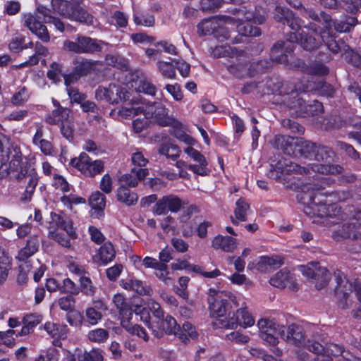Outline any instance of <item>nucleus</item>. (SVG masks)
Here are the masks:
<instances>
[{
  "instance_id": "59",
  "label": "nucleus",
  "mask_w": 361,
  "mask_h": 361,
  "mask_svg": "<svg viewBox=\"0 0 361 361\" xmlns=\"http://www.w3.org/2000/svg\"><path fill=\"white\" fill-rule=\"evenodd\" d=\"M25 38L23 35H16L13 37L8 44V49L11 52L19 53L23 51V46Z\"/></svg>"
},
{
  "instance_id": "41",
  "label": "nucleus",
  "mask_w": 361,
  "mask_h": 361,
  "mask_svg": "<svg viewBox=\"0 0 361 361\" xmlns=\"http://www.w3.org/2000/svg\"><path fill=\"white\" fill-rule=\"evenodd\" d=\"M66 361H102V355L98 350H92L90 352L79 353L77 357L71 355L66 357Z\"/></svg>"
},
{
  "instance_id": "33",
  "label": "nucleus",
  "mask_w": 361,
  "mask_h": 361,
  "mask_svg": "<svg viewBox=\"0 0 361 361\" xmlns=\"http://www.w3.org/2000/svg\"><path fill=\"white\" fill-rule=\"evenodd\" d=\"M334 209H336V206L335 204H331L328 207L326 204L323 203L317 204L314 198L311 204L305 207V212L310 216L323 217L325 216H331V210H334Z\"/></svg>"
},
{
  "instance_id": "53",
  "label": "nucleus",
  "mask_w": 361,
  "mask_h": 361,
  "mask_svg": "<svg viewBox=\"0 0 361 361\" xmlns=\"http://www.w3.org/2000/svg\"><path fill=\"white\" fill-rule=\"evenodd\" d=\"M62 73V66L61 64L53 62L50 65V68L47 71V78L52 80L54 83H57L61 81V75Z\"/></svg>"
},
{
  "instance_id": "48",
  "label": "nucleus",
  "mask_w": 361,
  "mask_h": 361,
  "mask_svg": "<svg viewBox=\"0 0 361 361\" xmlns=\"http://www.w3.org/2000/svg\"><path fill=\"white\" fill-rule=\"evenodd\" d=\"M213 326L215 328L235 329L237 327V322L235 320L234 317L228 318L224 316H220L213 322Z\"/></svg>"
},
{
  "instance_id": "46",
  "label": "nucleus",
  "mask_w": 361,
  "mask_h": 361,
  "mask_svg": "<svg viewBox=\"0 0 361 361\" xmlns=\"http://www.w3.org/2000/svg\"><path fill=\"white\" fill-rule=\"evenodd\" d=\"M228 71L237 77H245L251 75L247 64L245 62H238L227 67Z\"/></svg>"
},
{
  "instance_id": "13",
  "label": "nucleus",
  "mask_w": 361,
  "mask_h": 361,
  "mask_svg": "<svg viewBox=\"0 0 361 361\" xmlns=\"http://www.w3.org/2000/svg\"><path fill=\"white\" fill-rule=\"evenodd\" d=\"M125 82L128 88L138 92H142L151 96L155 95L157 92L156 87L143 73L138 71L129 72L126 76Z\"/></svg>"
},
{
  "instance_id": "1",
  "label": "nucleus",
  "mask_w": 361,
  "mask_h": 361,
  "mask_svg": "<svg viewBox=\"0 0 361 361\" xmlns=\"http://www.w3.org/2000/svg\"><path fill=\"white\" fill-rule=\"evenodd\" d=\"M282 332V338L297 345L304 346L309 351L316 355L315 361H332V356L341 355L337 361H361V349L356 356L351 355L343 350L342 347L334 343L329 344L326 349L317 342L305 341L302 328L295 324H290L286 327Z\"/></svg>"
},
{
  "instance_id": "55",
  "label": "nucleus",
  "mask_w": 361,
  "mask_h": 361,
  "mask_svg": "<svg viewBox=\"0 0 361 361\" xmlns=\"http://www.w3.org/2000/svg\"><path fill=\"white\" fill-rule=\"evenodd\" d=\"M133 20L136 25H143L146 27L152 26L154 23V18L149 14H137L134 13Z\"/></svg>"
},
{
  "instance_id": "5",
  "label": "nucleus",
  "mask_w": 361,
  "mask_h": 361,
  "mask_svg": "<svg viewBox=\"0 0 361 361\" xmlns=\"http://www.w3.org/2000/svg\"><path fill=\"white\" fill-rule=\"evenodd\" d=\"M149 173L147 169L140 168L136 169H132L130 173L122 175L118 178L121 185L117 191V198L120 202H123L128 206L133 205L137 203L138 197L137 194L130 191L128 187H135L139 180L145 178Z\"/></svg>"
},
{
  "instance_id": "64",
  "label": "nucleus",
  "mask_w": 361,
  "mask_h": 361,
  "mask_svg": "<svg viewBox=\"0 0 361 361\" xmlns=\"http://www.w3.org/2000/svg\"><path fill=\"white\" fill-rule=\"evenodd\" d=\"M62 293H67L71 295H78L79 293V288L70 279H65L63 281V286L60 287Z\"/></svg>"
},
{
  "instance_id": "52",
  "label": "nucleus",
  "mask_w": 361,
  "mask_h": 361,
  "mask_svg": "<svg viewBox=\"0 0 361 361\" xmlns=\"http://www.w3.org/2000/svg\"><path fill=\"white\" fill-rule=\"evenodd\" d=\"M225 2L238 4L241 0H202L201 5L203 10H214L220 8Z\"/></svg>"
},
{
  "instance_id": "58",
  "label": "nucleus",
  "mask_w": 361,
  "mask_h": 361,
  "mask_svg": "<svg viewBox=\"0 0 361 361\" xmlns=\"http://www.w3.org/2000/svg\"><path fill=\"white\" fill-rule=\"evenodd\" d=\"M30 94L26 87H21L11 98V102L14 105H21L29 99Z\"/></svg>"
},
{
  "instance_id": "29",
  "label": "nucleus",
  "mask_w": 361,
  "mask_h": 361,
  "mask_svg": "<svg viewBox=\"0 0 361 361\" xmlns=\"http://www.w3.org/2000/svg\"><path fill=\"white\" fill-rule=\"evenodd\" d=\"M89 204L92 208L90 211L91 216L99 219L104 214L106 205L105 197L99 191L94 192L89 198Z\"/></svg>"
},
{
  "instance_id": "51",
  "label": "nucleus",
  "mask_w": 361,
  "mask_h": 361,
  "mask_svg": "<svg viewBox=\"0 0 361 361\" xmlns=\"http://www.w3.org/2000/svg\"><path fill=\"white\" fill-rule=\"evenodd\" d=\"M173 128H175L173 135L178 140L186 144L188 146L195 145L197 144V141L193 137L181 130L182 125Z\"/></svg>"
},
{
  "instance_id": "4",
  "label": "nucleus",
  "mask_w": 361,
  "mask_h": 361,
  "mask_svg": "<svg viewBox=\"0 0 361 361\" xmlns=\"http://www.w3.org/2000/svg\"><path fill=\"white\" fill-rule=\"evenodd\" d=\"M50 11L43 6H38L37 12L34 13H25L23 15V25L27 27L30 32L35 35L39 39L44 42H48L50 40V36L47 27L39 20L41 17L38 14L43 16V20L46 23H52L55 27L61 32H63L66 29L63 23L49 14Z\"/></svg>"
},
{
  "instance_id": "6",
  "label": "nucleus",
  "mask_w": 361,
  "mask_h": 361,
  "mask_svg": "<svg viewBox=\"0 0 361 361\" xmlns=\"http://www.w3.org/2000/svg\"><path fill=\"white\" fill-rule=\"evenodd\" d=\"M8 161V173H15V178L18 180H23L28 173V164L23 162L22 153L17 145H11L6 149H0L1 166Z\"/></svg>"
},
{
  "instance_id": "57",
  "label": "nucleus",
  "mask_w": 361,
  "mask_h": 361,
  "mask_svg": "<svg viewBox=\"0 0 361 361\" xmlns=\"http://www.w3.org/2000/svg\"><path fill=\"white\" fill-rule=\"evenodd\" d=\"M156 276L163 281L166 285H171L173 283V279L169 276V271L167 270V265L161 264L155 271Z\"/></svg>"
},
{
  "instance_id": "11",
  "label": "nucleus",
  "mask_w": 361,
  "mask_h": 361,
  "mask_svg": "<svg viewBox=\"0 0 361 361\" xmlns=\"http://www.w3.org/2000/svg\"><path fill=\"white\" fill-rule=\"evenodd\" d=\"M235 18V17H233ZM240 20H236L237 30L243 36L245 37H257L260 35V30L257 27H254L248 22L253 21L255 23L262 24L265 20L264 15L253 14L252 12H245L244 10H239L237 12V17Z\"/></svg>"
},
{
  "instance_id": "12",
  "label": "nucleus",
  "mask_w": 361,
  "mask_h": 361,
  "mask_svg": "<svg viewBox=\"0 0 361 361\" xmlns=\"http://www.w3.org/2000/svg\"><path fill=\"white\" fill-rule=\"evenodd\" d=\"M257 326L261 338L271 345L278 344V336H280L282 338L281 331L286 330V326L269 319H259Z\"/></svg>"
},
{
  "instance_id": "3",
  "label": "nucleus",
  "mask_w": 361,
  "mask_h": 361,
  "mask_svg": "<svg viewBox=\"0 0 361 361\" xmlns=\"http://www.w3.org/2000/svg\"><path fill=\"white\" fill-rule=\"evenodd\" d=\"M118 115L123 118H129L142 114L154 118L156 122L163 126H171L178 127L181 123L168 116V109L159 103L146 102L145 99L139 97L131 100V106L123 107L118 111Z\"/></svg>"
},
{
  "instance_id": "39",
  "label": "nucleus",
  "mask_w": 361,
  "mask_h": 361,
  "mask_svg": "<svg viewBox=\"0 0 361 361\" xmlns=\"http://www.w3.org/2000/svg\"><path fill=\"white\" fill-rule=\"evenodd\" d=\"M133 312L135 313V315L139 316L140 321L143 322L150 329L152 322H150V314L147 307H146L141 305L133 303L130 306L129 314L132 315Z\"/></svg>"
},
{
  "instance_id": "42",
  "label": "nucleus",
  "mask_w": 361,
  "mask_h": 361,
  "mask_svg": "<svg viewBox=\"0 0 361 361\" xmlns=\"http://www.w3.org/2000/svg\"><path fill=\"white\" fill-rule=\"evenodd\" d=\"M98 257L99 265L105 266L113 259V245L109 242L104 243L99 249Z\"/></svg>"
},
{
  "instance_id": "40",
  "label": "nucleus",
  "mask_w": 361,
  "mask_h": 361,
  "mask_svg": "<svg viewBox=\"0 0 361 361\" xmlns=\"http://www.w3.org/2000/svg\"><path fill=\"white\" fill-rule=\"evenodd\" d=\"M212 55L214 58L219 57H236L240 56V54L234 48L228 45L216 46L212 51Z\"/></svg>"
},
{
  "instance_id": "36",
  "label": "nucleus",
  "mask_w": 361,
  "mask_h": 361,
  "mask_svg": "<svg viewBox=\"0 0 361 361\" xmlns=\"http://www.w3.org/2000/svg\"><path fill=\"white\" fill-rule=\"evenodd\" d=\"M212 247L224 252H233L236 248V240L229 236L217 235L212 240Z\"/></svg>"
},
{
  "instance_id": "45",
  "label": "nucleus",
  "mask_w": 361,
  "mask_h": 361,
  "mask_svg": "<svg viewBox=\"0 0 361 361\" xmlns=\"http://www.w3.org/2000/svg\"><path fill=\"white\" fill-rule=\"evenodd\" d=\"M341 235L343 238L361 239V228L357 226L355 223L344 224L342 228Z\"/></svg>"
},
{
  "instance_id": "18",
  "label": "nucleus",
  "mask_w": 361,
  "mask_h": 361,
  "mask_svg": "<svg viewBox=\"0 0 361 361\" xmlns=\"http://www.w3.org/2000/svg\"><path fill=\"white\" fill-rule=\"evenodd\" d=\"M229 298L226 292L209 289L208 302L213 317L224 316L227 311V301Z\"/></svg>"
},
{
  "instance_id": "63",
  "label": "nucleus",
  "mask_w": 361,
  "mask_h": 361,
  "mask_svg": "<svg viewBox=\"0 0 361 361\" xmlns=\"http://www.w3.org/2000/svg\"><path fill=\"white\" fill-rule=\"evenodd\" d=\"M81 291L87 295L92 296L94 294L95 288L92 286L90 278L80 276V278Z\"/></svg>"
},
{
  "instance_id": "60",
  "label": "nucleus",
  "mask_w": 361,
  "mask_h": 361,
  "mask_svg": "<svg viewBox=\"0 0 361 361\" xmlns=\"http://www.w3.org/2000/svg\"><path fill=\"white\" fill-rule=\"evenodd\" d=\"M15 334L16 331L13 329L0 331V344L8 347L13 346L15 345V338H13Z\"/></svg>"
},
{
  "instance_id": "10",
  "label": "nucleus",
  "mask_w": 361,
  "mask_h": 361,
  "mask_svg": "<svg viewBox=\"0 0 361 361\" xmlns=\"http://www.w3.org/2000/svg\"><path fill=\"white\" fill-rule=\"evenodd\" d=\"M54 9L61 16L71 20L94 25V18L79 4L71 6L67 1L52 0Z\"/></svg>"
},
{
  "instance_id": "30",
  "label": "nucleus",
  "mask_w": 361,
  "mask_h": 361,
  "mask_svg": "<svg viewBox=\"0 0 361 361\" xmlns=\"http://www.w3.org/2000/svg\"><path fill=\"white\" fill-rule=\"evenodd\" d=\"M116 306L118 309H120L121 314L123 317V319L121 320L122 326L125 328L130 334L136 335L137 336L142 338L145 341H148V335L143 327L140 326L138 324H133L128 320H126L123 319L124 315L126 313V310L123 302H122L121 307H119L118 304H116Z\"/></svg>"
},
{
  "instance_id": "35",
  "label": "nucleus",
  "mask_w": 361,
  "mask_h": 361,
  "mask_svg": "<svg viewBox=\"0 0 361 361\" xmlns=\"http://www.w3.org/2000/svg\"><path fill=\"white\" fill-rule=\"evenodd\" d=\"M276 170L281 171V173L289 174L291 173H310V169L306 167H302L295 163L287 161L286 159L280 160L278 161Z\"/></svg>"
},
{
  "instance_id": "49",
  "label": "nucleus",
  "mask_w": 361,
  "mask_h": 361,
  "mask_svg": "<svg viewBox=\"0 0 361 361\" xmlns=\"http://www.w3.org/2000/svg\"><path fill=\"white\" fill-rule=\"evenodd\" d=\"M11 268V265L8 257L4 254H1L0 255V285L6 281Z\"/></svg>"
},
{
  "instance_id": "8",
  "label": "nucleus",
  "mask_w": 361,
  "mask_h": 361,
  "mask_svg": "<svg viewBox=\"0 0 361 361\" xmlns=\"http://www.w3.org/2000/svg\"><path fill=\"white\" fill-rule=\"evenodd\" d=\"M295 32L290 34L289 40L298 42L305 50L311 51L319 47L322 39L321 38L322 29L316 23L310 24V27H301Z\"/></svg>"
},
{
  "instance_id": "26",
  "label": "nucleus",
  "mask_w": 361,
  "mask_h": 361,
  "mask_svg": "<svg viewBox=\"0 0 361 361\" xmlns=\"http://www.w3.org/2000/svg\"><path fill=\"white\" fill-rule=\"evenodd\" d=\"M51 221H49V228H61L65 231L68 235L73 239L77 238V234L74 230L71 220L63 214H56L51 212Z\"/></svg>"
},
{
  "instance_id": "16",
  "label": "nucleus",
  "mask_w": 361,
  "mask_h": 361,
  "mask_svg": "<svg viewBox=\"0 0 361 361\" xmlns=\"http://www.w3.org/2000/svg\"><path fill=\"white\" fill-rule=\"evenodd\" d=\"M334 276L336 282L335 295L338 300V304L343 309L348 308L351 302L350 294L353 291V285L341 271H336Z\"/></svg>"
},
{
  "instance_id": "19",
  "label": "nucleus",
  "mask_w": 361,
  "mask_h": 361,
  "mask_svg": "<svg viewBox=\"0 0 361 361\" xmlns=\"http://www.w3.org/2000/svg\"><path fill=\"white\" fill-rule=\"evenodd\" d=\"M178 329L176 319L169 314H163L162 317L157 320L152 321L150 330L157 338L163 336L164 333L167 334H176Z\"/></svg>"
},
{
  "instance_id": "23",
  "label": "nucleus",
  "mask_w": 361,
  "mask_h": 361,
  "mask_svg": "<svg viewBox=\"0 0 361 361\" xmlns=\"http://www.w3.org/2000/svg\"><path fill=\"white\" fill-rule=\"evenodd\" d=\"M270 284L276 288L283 289L287 288L291 290H297L298 284L294 275L283 269L274 275L269 280Z\"/></svg>"
},
{
  "instance_id": "22",
  "label": "nucleus",
  "mask_w": 361,
  "mask_h": 361,
  "mask_svg": "<svg viewBox=\"0 0 361 361\" xmlns=\"http://www.w3.org/2000/svg\"><path fill=\"white\" fill-rule=\"evenodd\" d=\"M321 15L325 23L324 30H322L321 33L322 42L334 54L341 52L344 49L345 46L343 43H338V42L335 39V37L331 33V20L329 16L324 13H322Z\"/></svg>"
},
{
  "instance_id": "15",
  "label": "nucleus",
  "mask_w": 361,
  "mask_h": 361,
  "mask_svg": "<svg viewBox=\"0 0 361 361\" xmlns=\"http://www.w3.org/2000/svg\"><path fill=\"white\" fill-rule=\"evenodd\" d=\"M63 49L75 54H87L100 51V46L95 39L85 36H79L75 41L65 40Z\"/></svg>"
},
{
  "instance_id": "2",
  "label": "nucleus",
  "mask_w": 361,
  "mask_h": 361,
  "mask_svg": "<svg viewBox=\"0 0 361 361\" xmlns=\"http://www.w3.org/2000/svg\"><path fill=\"white\" fill-rule=\"evenodd\" d=\"M290 148L295 157H302L317 161L308 164V167H310L313 172L335 174L341 171V166L331 164L334 152L326 147L317 146L302 138H292Z\"/></svg>"
},
{
  "instance_id": "25",
  "label": "nucleus",
  "mask_w": 361,
  "mask_h": 361,
  "mask_svg": "<svg viewBox=\"0 0 361 361\" xmlns=\"http://www.w3.org/2000/svg\"><path fill=\"white\" fill-rule=\"evenodd\" d=\"M283 264V258L280 256H262L247 265L248 269H255L260 272H266L272 268L279 267Z\"/></svg>"
},
{
  "instance_id": "21",
  "label": "nucleus",
  "mask_w": 361,
  "mask_h": 361,
  "mask_svg": "<svg viewBox=\"0 0 361 361\" xmlns=\"http://www.w3.org/2000/svg\"><path fill=\"white\" fill-rule=\"evenodd\" d=\"M194 145L187 146L183 149V152L188 157L197 164H188L187 168L194 173L206 176L208 173V162L204 156L198 150L193 147Z\"/></svg>"
},
{
  "instance_id": "14",
  "label": "nucleus",
  "mask_w": 361,
  "mask_h": 361,
  "mask_svg": "<svg viewBox=\"0 0 361 361\" xmlns=\"http://www.w3.org/2000/svg\"><path fill=\"white\" fill-rule=\"evenodd\" d=\"M71 164L88 177H93L104 171V163L101 160L92 161L85 152L80 153L78 157L71 160Z\"/></svg>"
},
{
  "instance_id": "50",
  "label": "nucleus",
  "mask_w": 361,
  "mask_h": 361,
  "mask_svg": "<svg viewBox=\"0 0 361 361\" xmlns=\"http://www.w3.org/2000/svg\"><path fill=\"white\" fill-rule=\"evenodd\" d=\"M87 337L90 341L100 343L108 338L109 333L106 330L99 328L90 331Z\"/></svg>"
},
{
  "instance_id": "7",
  "label": "nucleus",
  "mask_w": 361,
  "mask_h": 361,
  "mask_svg": "<svg viewBox=\"0 0 361 361\" xmlns=\"http://www.w3.org/2000/svg\"><path fill=\"white\" fill-rule=\"evenodd\" d=\"M240 19L238 18V20ZM237 19L227 16H215L203 20L197 25V31L200 35L214 34L220 42L229 38V32L224 25L235 23Z\"/></svg>"
},
{
  "instance_id": "27",
  "label": "nucleus",
  "mask_w": 361,
  "mask_h": 361,
  "mask_svg": "<svg viewBox=\"0 0 361 361\" xmlns=\"http://www.w3.org/2000/svg\"><path fill=\"white\" fill-rule=\"evenodd\" d=\"M274 18L278 22L287 23L292 30H298L300 27L301 20L296 18L289 9L281 6H276Z\"/></svg>"
},
{
  "instance_id": "24",
  "label": "nucleus",
  "mask_w": 361,
  "mask_h": 361,
  "mask_svg": "<svg viewBox=\"0 0 361 361\" xmlns=\"http://www.w3.org/2000/svg\"><path fill=\"white\" fill-rule=\"evenodd\" d=\"M182 207L181 200L175 195H167L160 199L154 207V212L157 215L166 214L169 211L177 212Z\"/></svg>"
},
{
  "instance_id": "32",
  "label": "nucleus",
  "mask_w": 361,
  "mask_h": 361,
  "mask_svg": "<svg viewBox=\"0 0 361 361\" xmlns=\"http://www.w3.org/2000/svg\"><path fill=\"white\" fill-rule=\"evenodd\" d=\"M233 317L237 322V326L239 325L243 328L245 329L252 326L255 324V319L247 310V307L245 301H243L241 307L238 309Z\"/></svg>"
},
{
  "instance_id": "9",
  "label": "nucleus",
  "mask_w": 361,
  "mask_h": 361,
  "mask_svg": "<svg viewBox=\"0 0 361 361\" xmlns=\"http://www.w3.org/2000/svg\"><path fill=\"white\" fill-rule=\"evenodd\" d=\"M44 120L49 125L58 126L64 137L67 139L73 137L74 124L70 109L66 107L55 109L45 116Z\"/></svg>"
},
{
  "instance_id": "37",
  "label": "nucleus",
  "mask_w": 361,
  "mask_h": 361,
  "mask_svg": "<svg viewBox=\"0 0 361 361\" xmlns=\"http://www.w3.org/2000/svg\"><path fill=\"white\" fill-rule=\"evenodd\" d=\"M176 335L183 343H187L190 340L197 339L199 334L195 326L189 322H185L180 329H178Z\"/></svg>"
},
{
  "instance_id": "62",
  "label": "nucleus",
  "mask_w": 361,
  "mask_h": 361,
  "mask_svg": "<svg viewBox=\"0 0 361 361\" xmlns=\"http://www.w3.org/2000/svg\"><path fill=\"white\" fill-rule=\"evenodd\" d=\"M150 121L148 116L143 115L142 118H138L133 121V130L137 133H141L144 130L148 128L149 126Z\"/></svg>"
},
{
  "instance_id": "17",
  "label": "nucleus",
  "mask_w": 361,
  "mask_h": 361,
  "mask_svg": "<svg viewBox=\"0 0 361 361\" xmlns=\"http://www.w3.org/2000/svg\"><path fill=\"white\" fill-rule=\"evenodd\" d=\"M298 270L307 278L317 279L316 288H323L330 280V274L325 267H321L317 262H310L307 265H300Z\"/></svg>"
},
{
  "instance_id": "43",
  "label": "nucleus",
  "mask_w": 361,
  "mask_h": 361,
  "mask_svg": "<svg viewBox=\"0 0 361 361\" xmlns=\"http://www.w3.org/2000/svg\"><path fill=\"white\" fill-rule=\"evenodd\" d=\"M159 152L161 154L166 156L167 158L176 160L179 157L181 151L177 145L169 142L161 145L159 149Z\"/></svg>"
},
{
  "instance_id": "56",
  "label": "nucleus",
  "mask_w": 361,
  "mask_h": 361,
  "mask_svg": "<svg viewBox=\"0 0 361 361\" xmlns=\"http://www.w3.org/2000/svg\"><path fill=\"white\" fill-rule=\"evenodd\" d=\"M66 92L71 103H76L80 105L87 99V95L80 92L78 88L68 87Z\"/></svg>"
},
{
  "instance_id": "61",
  "label": "nucleus",
  "mask_w": 361,
  "mask_h": 361,
  "mask_svg": "<svg viewBox=\"0 0 361 361\" xmlns=\"http://www.w3.org/2000/svg\"><path fill=\"white\" fill-rule=\"evenodd\" d=\"M49 238L65 247H71V243L68 238L58 231H49Z\"/></svg>"
},
{
  "instance_id": "47",
  "label": "nucleus",
  "mask_w": 361,
  "mask_h": 361,
  "mask_svg": "<svg viewBox=\"0 0 361 361\" xmlns=\"http://www.w3.org/2000/svg\"><path fill=\"white\" fill-rule=\"evenodd\" d=\"M113 91L111 88V84L109 86L100 85L95 91V97L97 100L104 101L109 104H111V96Z\"/></svg>"
},
{
  "instance_id": "31",
  "label": "nucleus",
  "mask_w": 361,
  "mask_h": 361,
  "mask_svg": "<svg viewBox=\"0 0 361 361\" xmlns=\"http://www.w3.org/2000/svg\"><path fill=\"white\" fill-rule=\"evenodd\" d=\"M293 50V45L290 42L276 43L271 50V56L278 63H288V56Z\"/></svg>"
},
{
  "instance_id": "44",
  "label": "nucleus",
  "mask_w": 361,
  "mask_h": 361,
  "mask_svg": "<svg viewBox=\"0 0 361 361\" xmlns=\"http://www.w3.org/2000/svg\"><path fill=\"white\" fill-rule=\"evenodd\" d=\"M157 67L162 76L169 79H173L176 77V69L172 62L164 61H158Z\"/></svg>"
},
{
  "instance_id": "20",
  "label": "nucleus",
  "mask_w": 361,
  "mask_h": 361,
  "mask_svg": "<svg viewBox=\"0 0 361 361\" xmlns=\"http://www.w3.org/2000/svg\"><path fill=\"white\" fill-rule=\"evenodd\" d=\"M312 90L318 91L319 94L326 97H332L335 91L331 85L326 82H319L315 85L307 80H302L295 85L294 88H291L290 91H287L286 93L293 94L295 92H305Z\"/></svg>"
},
{
  "instance_id": "28",
  "label": "nucleus",
  "mask_w": 361,
  "mask_h": 361,
  "mask_svg": "<svg viewBox=\"0 0 361 361\" xmlns=\"http://www.w3.org/2000/svg\"><path fill=\"white\" fill-rule=\"evenodd\" d=\"M39 246V239L37 234L30 235L25 245L21 248L16 258L21 262H26L28 258L35 254Z\"/></svg>"
},
{
  "instance_id": "38",
  "label": "nucleus",
  "mask_w": 361,
  "mask_h": 361,
  "mask_svg": "<svg viewBox=\"0 0 361 361\" xmlns=\"http://www.w3.org/2000/svg\"><path fill=\"white\" fill-rule=\"evenodd\" d=\"M73 70L79 76L87 75L94 68V61L82 57H76L73 60Z\"/></svg>"
},
{
  "instance_id": "54",
  "label": "nucleus",
  "mask_w": 361,
  "mask_h": 361,
  "mask_svg": "<svg viewBox=\"0 0 361 361\" xmlns=\"http://www.w3.org/2000/svg\"><path fill=\"white\" fill-rule=\"evenodd\" d=\"M133 284V290L140 295L150 296L153 293L152 288L142 281L134 279Z\"/></svg>"
},
{
  "instance_id": "34",
  "label": "nucleus",
  "mask_w": 361,
  "mask_h": 361,
  "mask_svg": "<svg viewBox=\"0 0 361 361\" xmlns=\"http://www.w3.org/2000/svg\"><path fill=\"white\" fill-rule=\"evenodd\" d=\"M250 212L249 204L243 198H240L235 203L234 217L231 216V221L234 225H238L239 221H246Z\"/></svg>"
}]
</instances>
